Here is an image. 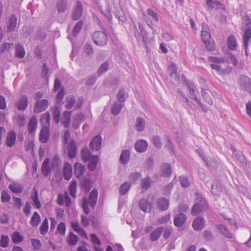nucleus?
Wrapping results in <instances>:
<instances>
[{
	"instance_id": "393cba45",
	"label": "nucleus",
	"mask_w": 251,
	"mask_h": 251,
	"mask_svg": "<svg viewBox=\"0 0 251 251\" xmlns=\"http://www.w3.org/2000/svg\"><path fill=\"white\" fill-rule=\"evenodd\" d=\"M163 231V228L162 227H159L155 229L150 234V239L152 241H155L157 240Z\"/></svg>"
},
{
	"instance_id": "bb28decb",
	"label": "nucleus",
	"mask_w": 251,
	"mask_h": 251,
	"mask_svg": "<svg viewBox=\"0 0 251 251\" xmlns=\"http://www.w3.org/2000/svg\"><path fill=\"white\" fill-rule=\"evenodd\" d=\"M42 172L45 176H48L51 172L50 166V160L48 158L46 159L42 166Z\"/></svg>"
},
{
	"instance_id": "58836bf2",
	"label": "nucleus",
	"mask_w": 251,
	"mask_h": 251,
	"mask_svg": "<svg viewBox=\"0 0 251 251\" xmlns=\"http://www.w3.org/2000/svg\"><path fill=\"white\" fill-rule=\"evenodd\" d=\"M98 160V156H94L92 158L88 165V168L90 171H92L96 169Z\"/></svg>"
},
{
	"instance_id": "72a5a7b5",
	"label": "nucleus",
	"mask_w": 251,
	"mask_h": 251,
	"mask_svg": "<svg viewBox=\"0 0 251 251\" xmlns=\"http://www.w3.org/2000/svg\"><path fill=\"white\" fill-rule=\"evenodd\" d=\"M81 158L84 162L88 161L91 157V153L87 148H84L81 150Z\"/></svg>"
},
{
	"instance_id": "3c124183",
	"label": "nucleus",
	"mask_w": 251,
	"mask_h": 251,
	"mask_svg": "<svg viewBox=\"0 0 251 251\" xmlns=\"http://www.w3.org/2000/svg\"><path fill=\"white\" fill-rule=\"evenodd\" d=\"M60 111L58 107H55L53 113V120L56 124H58L60 121Z\"/></svg>"
},
{
	"instance_id": "4468645a",
	"label": "nucleus",
	"mask_w": 251,
	"mask_h": 251,
	"mask_svg": "<svg viewBox=\"0 0 251 251\" xmlns=\"http://www.w3.org/2000/svg\"><path fill=\"white\" fill-rule=\"evenodd\" d=\"M49 128L46 126L42 127L39 135L40 140L41 142L46 143L48 142L49 138Z\"/></svg>"
},
{
	"instance_id": "f257e3e1",
	"label": "nucleus",
	"mask_w": 251,
	"mask_h": 251,
	"mask_svg": "<svg viewBox=\"0 0 251 251\" xmlns=\"http://www.w3.org/2000/svg\"><path fill=\"white\" fill-rule=\"evenodd\" d=\"M98 192L96 189H93L90 193L88 200L86 198H83L82 201V207L84 212L88 215L90 213L88 204L92 207H94L97 202Z\"/></svg>"
},
{
	"instance_id": "0eeeda50",
	"label": "nucleus",
	"mask_w": 251,
	"mask_h": 251,
	"mask_svg": "<svg viewBox=\"0 0 251 251\" xmlns=\"http://www.w3.org/2000/svg\"><path fill=\"white\" fill-rule=\"evenodd\" d=\"M80 186L81 189L86 193L88 192L93 186V182L90 178H85L80 182Z\"/></svg>"
},
{
	"instance_id": "603ef678",
	"label": "nucleus",
	"mask_w": 251,
	"mask_h": 251,
	"mask_svg": "<svg viewBox=\"0 0 251 251\" xmlns=\"http://www.w3.org/2000/svg\"><path fill=\"white\" fill-rule=\"evenodd\" d=\"M201 94L204 99L209 104L212 105L213 104V100L211 99V97L209 94L206 92L205 89H201Z\"/></svg>"
},
{
	"instance_id": "de8ad7c7",
	"label": "nucleus",
	"mask_w": 251,
	"mask_h": 251,
	"mask_svg": "<svg viewBox=\"0 0 251 251\" xmlns=\"http://www.w3.org/2000/svg\"><path fill=\"white\" fill-rule=\"evenodd\" d=\"M9 188L14 193H21L22 192V187L18 184H10Z\"/></svg>"
},
{
	"instance_id": "2eb2a0df",
	"label": "nucleus",
	"mask_w": 251,
	"mask_h": 251,
	"mask_svg": "<svg viewBox=\"0 0 251 251\" xmlns=\"http://www.w3.org/2000/svg\"><path fill=\"white\" fill-rule=\"evenodd\" d=\"M17 24V19L15 15L13 14L9 19L7 23V28L9 32L14 30Z\"/></svg>"
},
{
	"instance_id": "cd10ccee",
	"label": "nucleus",
	"mask_w": 251,
	"mask_h": 251,
	"mask_svg": "<svg viewBox=\"0 0 251 251\" xmlns=\"http://www.w3.org/2000/svg\"><path fill=\"white\" fill-rule=\"evenodd\" d=\"M139 206L140 209L145 212H150L151 211V204L145 199H143L140 201Z\"/></svg>"
},
{
	"instance_id": "2f4dec72",
	"label": "nucleus",
	"mask_w": 251,
	"mask_h": 251,
	"mask_svg": "<svg viewBox=\"0 0 251 251\" xmlns=\"http://www.w3.org/2000/svg\"><path fill=\"white\" fill-rule=\"evenodd\" d=\"M37 120L36 117H32L28 123V131L32 133L37 128Z\"/></svg>"
},
{
	"instance_id": "0e129e2a",
	"label": "nucleus",
	"mask_w": 251,
	"mask_h": 251,
	"mask_svg": "<svg viewBox=\"0 0 251 251\" xmlns=\"http://www.w3.org/2000/svg\"><path fill=\"white\" fill-rule=\"evenodd\" d=\"M165 139L167 141V143H166L165 147L171 151H173L174 145L170 138L167 135H165Z\"/></svg>"
},
{
	"instance_id": "5fc2aeb1",
	"label": "nucleus",
	"mask_w": 251,
	"mask_h": 251,
	"mask_svg": "<svg viewBox=\"0 0 251 251\" xmlns=\"http://www.w3.org/2000/svg\"><path fill=\"white\" fill-rule=\"evenodd\" d=\"M71 226L73 229L78 232L80 233L82 232L83 234H84L85 235H86V233L83 230V229L79 226L78 223L77 222H72L71 223Z\"/></svg>"
},
{
	"instance_id": "dca6fc26",
	"label": "nucleus",
	"mask_w": 251,
	"mask_h": 251,
	"mask_svg": "<svg viewBox=\"0 0 251 251\" xmlns=\"http://www.w3.org/2000/svg\"><path fill=\"white\" fill-rule=\"evenodd\" d=\"M63 174L65 179L68 180H69L72 176V165L68 162L64 163Z\"/></svg>"
},
{
	"instance_id": "412c9836",
	"label": "nucleus",
	"mask_w": 251,
	"mask_h": 251,
	"mask_svg": "<svg viewBox=\"0 0 251 251\" xmlns=\"http://www.w3.org/2000/svg\"><path fill=\"white\" fill-rule=\"evenodd\" d=\"M168 70L170 72V76L175 80L179 81V77L177 73L176 64L174 62H171V65L168 67Z\"/></svg>"
},
{
	"instance_id": "4be33fe9",
	"label": "nucleus",
	"mask_w": 251,
	"mask_h": 251,
	"mask_svg": "<svg viewBox=\"0 0 251 251\" xmlns=\"http://www.w3.org/2000/svg\"><path fill=\"white\" fill-rule=\"evenodd\" d=\"M68 155L70 158H74L77 152V148L75 142L72 141L68 147Z\"/></svg>"
},
{
	"instance_id": "39448f33",
	"label": "nucleus",
	"mask_w": 251,
	"mask_h": 251,
	"mask_svg": "<svg viewBox=\"0 0 251 251\" xmlns=\"http://www.w3.org/2000/svg\"><path fill=\"white\" fill-rule=\"evenodd\" d=\"M48 105V100L46 99L37 100L35 103L34 111L37 113H41L47 108Z\"/></svg>"
},
{
	"instance_id": "4c0bfd02",
	"label": "nucleus",
	"mask_w": 251,
	"mask_h": 251,
	"mask_svg": "<svg viewBox=\"0 0 251 251\" xmlns=\"http://www.w3.org/2000/svg\"><path fill=\"white\" fill-rule=\"evenodd\" d=\"M129 158V151L127 150L123 151L120 157V160L122 164L126 163Z\"/></svg>"
},
{
	"instance_id": "a878e982",
	"label": "nucleus",
	"mask_w": 251,
	"mask_h": 251,
	"mask_svg": "<svg viewBox=\"0 0 251 251\" xmlns=\"http://www.w3.org/2000/svg\"><path fill=\"white\" fill-rule=\"evenodd\" d=\"M71 111H66L64 112L63 117L62 119L61 124L65 127H69L70 123Z\"/></svg>"
},
{
	"instance_id": "ea45409f",
	"label": "nucleus",
	"mask_w": 251,
	"mask_h": 251,
	"mask_svg": "<svg viewBox=\"0 0 251 251\" xmlns=\"http://www.w3.org/2000/svg\"><path fill=\"white\" fill-rule=\"evenodd\" d=\"M75 102V99L73 96L67 97L65 107L68 109H71Z\"/></svg>"
},
{
	"instance_id": "7c9ffc66",
	"label": "nucleus",
	"mask_w": 251,
	"mask_h": 251,
	"mask_svg": "<svg viewBox=\"0 0 251 251\" xmlns=\"http://www.w3.org/2000/svg\"><path fill=\"white\" fill-rule=\"evenodd\" d=\"M40 221L41 218L40 215L37 212L35 211L29 222L30 224L32 226H36L39 225Z\"/></svg>"
},
{
	"instance_id": "a18cd8bd",
	"label": "nucleus",
	"mask_w": 251,
	"mask_h": 251,
	"mask_svg": "<svg viewBox=\"0 0 251 251\" xmlns=\"http://www.w3.org/2000/svg\"><path fill=\"white\" fill-rule=\"evenodd\" d=\"M12 239L14 243L17 244L21 242L24 238L19 232L15 231L12 235Z\"/></svg>"
},
{
	"instance_id": "423d86ee",
	"label": "nucleus",
	"mask_w": 251,
	"mask_h": 251,
	"mask_svg": "<svg viewBox=\"0 0 251 251\" xmlns=\"http://www.w3.org/2000/svg\"><path fill=\"white\" fill-rule=\"evenodd\" d=\"M90 147L93 151H98L101 146V138L100 135L95 136L90 143Z\"/></svg>"
},
{
	"instance_id": "5701e85b",
	"label": "nucleus",
	"mask_w": 251,
	"mask_h": 251,
	"mask_svg": "<svg viewBox=\"0 0 251 251\" xmlns=\"http://www.w3.org/2000/svg\"><path fill=\"white\" fill-rule=\"evenodd\" d=\"M186 85H187L188 88L189 89L190 94L192 96L191 98L194 99L196 101H198L197 95H196V88L195 85L189 82L188 80L185 79V80Z\"/></svg>"
},
{
	"instance_id": "473e14b6",
	"label": "nucleus",
	"mask_w": 251,
	"mask_h": 251,
	"mask_svg": "<svg viewBox=\"0 0 251 251\" xmlns=\"http://www.w3.org/2000/svg\"><path fill=\"white\" fill-rule=\"evenodd\" d=\"M124 105V103L116 101L111 108V113L115 115L118 114L120 112Z\"/></svg>"
},
{
	"instance_id": "8fccbe9b",
	"label": "nucleus",
	"mask_w": 251,
	"mask_h": 251,
	"mask_svg": "<svg viewBox=\"0 0 251 251\" xmlns=\"http://www.w3.org/2000/svg\"><path fill=\"white\" fill-rule=\"evenodd\" d=\"M78 242V237L73 233L70 232L68 238V243L71 246H74Z\"/></svg>"
},
{
	"instance_id": "f8f14e48",
	"label": "nucleus",
	"mask_w": 251,
	"mask_h": 251,
	"mask_svg": "<svg viewBox=\"0 0 251 251\" xmlns=\"http://www.w3.org/2000/svg\"><path fill=\"white\" fill-rule=\"evenodd\" d=\"M186 216L185 214L182 213H179L178 214H176L175 216L174 222V225L176 226H182L186 222Z\"/></svg>"
},
{
	"instance_id": "bf43d9fd",
	"label": "nucleus",
	"mask_w": 251,
	"mask_h": 251,
	"mask_svg": "<svg viewBox=\"0 0 251 251\" xmlns=\"http://www.w3.org/2000/svg\"><path fill=\"white\" fill-rule=\"evenodd\" d=\"M66 231V226L64 223H60L57 226V231L61 236H64Z\"/></svg>"
},
{
	"instance_id": "6e6d98bb",
	"label": "nucleus",
	"mask_w": 251,
	"mask_h": 251,
	"mask_svg": "<svg viewBox=\"0 0 251 251\" xmlns=\"http://www.w3.org/2000/svg\"><path fill=\"white\" fill-rule=\"evenodd\" d=\"M202 236L206 241H211L214 238L213 233L210 230H205L203 232Z\"/></svg>"
},
{
	"instance_id": "c756f323",
	"label": "nucleus",
	"mask_w": 251,
	"mask_h": 251,
	"mask_svg": "<svg viewBox=\"0 0 251 251\" xmlns=\"http://www.w3.org/2000/svg\"><path fill=\"white\" fill-rule=\"evenodd\" d=\"M15 55L16 56L23 58L25 55V50L23 46L21 44H17L15 46Z\"/></svg>"
},
{
	"instance_id": "c85d7f7f",
	"label": "nucleus",
	"mask_w": 251,
	"mask_h": 251,
	"mask_svg": "<svg viewBox=\"0 0 251 251\" xmlns=\"http://www.w3.org/2000/svg\"><path fill=\"white\" fill-rule=\"evenodd\" d=\"M161 176L164 177L170 176L172 173L171 166L168 164H164L161 167Z\"/></svg>"
},
{
	"instance_id": "e2e57ef3",
	"label": "nucleus",
	"mask_w": 251,
	"mask_h": 251,
	"mask_svg": "<svg viewBox=\"0 0 251 251\" xmlns=\"http://www.w3.org/2000/svg\"><path fill=\"white\" fill-rule=\"evenodd\" d=\"M31 244L35 250H40L42 247V244L39 240L32 239L31 240Z\"/></svg>"
},
{
	"instance_id": "13d9d810",
	"label": "nucleus",
	"mask_w": 251,
	"mask_h": 251,
	"mask_svg": "<svg viewBox=\"0 0 251 251\" xmlns=\"http://www.w3.org/2000/svg\"><path fill=\"white\" fill-rule=\"evenodd\" d=\"M83 25V23L81 21H79L74 26L73 34L74 36H76L80 30L81 29Z\"/></svg>"
},
{
	"instance_id": "a19ab883",
	"label": "nucleus",
	"mask_w": 251,
	"mask_h": 251,
	"mask_svg": "<svg viewBox=\"0 0 251 251\" xmlns=\"http://www.w3.org/2000/svg\"><path fill=\"white\" fill-rule=\"evenodd\" d=\"M227 44L230 50H235L237 46L235 37L234 36H230L228 38Z\"/></svg>"
},
{
	"instance_id": "ddd939ff",
	"label": "nucleus",
	"mask_w": 251,
	"mask_h": 251,
	"mask_svg": "<svg viewBox=\"0 0 251 251\" xmlns=\"http://www.w3.org/2000/svg\"><path fill=\"white\" fill-rule=\"evenodd\" d=\"M135 149L138 152H143L147 149L148 143L144 140H139L135 144Z\"/></svg>"
},
{
	"instance_id": "aec40b11",
	"label": "nucleus",
	"mask_w": 251,
	"mask_h": 251,
	"mask_svg": "<svg viewBox=\"0 0 251 251\" xmlns=\"http://www.w3.org/2000/svg\"><path fill=\"white\" fill-rule=\"evenodd\" d=\"M82 13V6L80 2H77L76 6L73 12L72 18L74 20H77L81 17Z\"/></svg>"
},
{
	"instance_id": "864d4df0",
	"label": "nucleus",
	"mask_w": 251,
	"mask_h": 251,
	"mask_svg": "<svg viewBox=\"0 0 251 251\" xmlns=\"http://www.w3.org/2000/svg\"><path fill=\"white\" fill-rule=\"evenodd\" d=\"M179 181L183 187H187L190 185V182L188 177L186 176H181L179 177Z\"/></svg>"
},
{
	"instance_id": "79ce46f5",
	"label": "nucleus",
	"mask_w": 251,
	"mask_h": 251,
	"mask_svg": "<svg viewBox=\"0 0 251 251\" xmlns=\"http://www.w3.org/2000/svg\"><path fill=\"white\" fill-rule=\"evenodd\" d=\"M116 98L117 101L121 103H124L126 100L125 91L123 89H120L118 92Z\"/></svg>"
},
{
	"instance_id": "20e7f679",
	"label": "nucleus",
	"mask_w": 251,
	"mask_h": 251,
	"mask_svg": "<svg viewBox=\"0 0 251 251\" xmlns=\"http://www.w3.org/2000/svg\"><path fill=\"white\" fill-rule=\"evenodd\" d=\"M239 83L241 89L248 92L251 96V78L246 75H242Z\"/></svg>"
},
{
	"instance_id": "774afa93",
	"label": "nucleus",
	"mask_w": 251,
	"mask_h": 251,
	"mask_svg": "<svg viewBox=\"0 0 251 251\" xmlns=\"http://www.w3.org/2000/svg\"><path fill=\"white\" fill-rule=\"evenodd\" d=\"M108 66H109V64L108 62H104L103 64H102L100 65V68L99 69V70L98 71V73L99 75H100V74L103 73L104 72H106L108 69Z\"/></svg>"
},
{
	"instance_id": "f704fd0d",
	"label": "nucleus",
	"mask_w": 251,
	"mask_h": 251,
	"mask_svg": "<svg viewBox=\"0 0 251 251\" xmlns=\"http://www.w3.org/2000/svg\"><path fill=\"white\" fill-rule=\"evenodd\" d=\"M131 187V184L129 182H125L122 184L119 188L120 194L122 195H125L129 191Z\"/></svg>"
},
{
	"instance_id": "6e6552de",
	"label": "nucleus",
	"mask_w": 251,
	"mask_h": 251,
	"mask_svg": "<svg viewBox=\"0 0 251 251\" xmlns=\"http://www.w3.org/2000/svg\"><path fill=\"white\" fill-rule=\"evenodd\" d=\"M85 172V167L80 163L76 162L74 165V173L77 178L81 177Z\"/></svg>"
},
{
	"instance_id": "a211bd4d",
	"label": "nucleus",
	"mask_w": 251,
	"mask_h": 251,
	"mask_svg": "<svg viewBox=\"0 0 251 251\" xmlns=\"http://www.w3.org/2000/svg\"><path fill=\"white\" fill-rule=\"evenodd\" d=\"M27 97L25 96H22L17 101L16 105L19 110H24L27 107Z\"/></svg>"
},
{
	"instance_id": "37998d69",
	"label": "nucleus",
	"mask_w": 251,
	"mask_h": 251,
	"mask_svg": "<svg viewBox=\"0 0 251 251\" xmlns=\"http://www.w3.org/2000/svg\"><path fill=\"white\" fill-rule=\"evenodd\" d=\"M61 164V159L58 156H55L52 161V169L55 170L56 171H58L59 165Z\"/></svg>"
},
{
	"instance_id": "7ed1b4c3",
	"label": "nucleus",
	"mask_w": 251,
	"mask_h": 251,
	"mask_svg": "<svg viewBox=\"0 0 251 251\" xmlns=\"http://www.w3.org/2000/svg\"><path fill=\"white\" fill-rule=\"evenodd\" d=\"M92 39L96 45L103 46L106 44L108 37L104 31H97L93 33Z\"/></svg>"
},
{
	"instance_id": "f3484780",
	"label": "nucleus",
	"mask_w": 251,
	"mask_h": 251,
	"mask_svg": "<svg viewBox=\"0 0 251 251\" xmlns=\"http://www.w3.org/2000/svg\"><path fill=\"white\" fill-rule=\"evenodd\" d=\"M16 135L14 131L9 132L6 136L5 143L7 147H12L15 143Z\"/></svg>"
},
{
	"instance_id": "052dcab7",
	"label": "nucleus",
	"mask_w": 251,
	"mask_h": 251,
	"mask_svg": "<svg viewBox=\"0 0 251 251\" xmlns=\"http://www.w3.org/2000/svg\"><path fill=\"white\" fill-rule=\"evenodd\" d=\"M152 143L154 146L160 149L162 146V143L161 142L160 137L159 136H155L152 138Z\"/></svg>"
},
{
	"instance_id": "4d7b16f0",
	"label": "nucleus",
	"mask_w": 251,
	"mask_h": 251,
	"mask_svg": "<svg viewBox=\"0 0 251 251\" xmlns=\"http://www.w3.org/2000/svg\"><path fill=\"white\" fill-rule=\"evenodd\" d=\"M147 14L150 16L152 19L157 22L159 21V17L158 14L151 9H148L147 10Z\"/></svg>"
},
{
	"instance_id": "49530a36",
	"label": "nucleus",
	"mask_w": 251,
	"mask_h": 251,
	"mask_svg": "<svg viewBox=\"0 0 251 251\" xmlns=\"http://www.w3.org/2000/svg\"><path fill=\"white\" fill-rule=\"evenodd\" d=\"M77 182L75 180L72 181L70 186V194L71 197L75 198L76 192Z\"/></svg>"
},
{
	"instance_id": "69168bd1",
	"label": "nucleus",
	"mask_w": 251,
	"mask_h": 251,
	"mask_svg": "<svg viewBox=\"0 0 251 251\" xmlns=\"http://www.w3.org/2000/svg\"><path fill=\"white\" fill-rule=\"evenodd\" d=\"M65 90L62 87L60 89V90H59V91L58 92V93H57V94L56 96V101L58 103H59L62 101L63 98L65 95Z\"/></svg>"
},
{
	"instance_id": "338daca9",
	"label": "nucleus",
	"mask_w": 251,
	"mask_h": 251,
	"mask_svg": "<svg viewBox=\"0 0 251 251\" xmlns=\"http://www.w3.org/2000/svg\"><path fill=\"white\" fill-rule=\"evenodd\" d=\"M203 43H204L206 49L208 50L211 51L215 49V45L214 42L211 40V39L204 41Z\"/></svg>"
},
{
	"instance_id": "b1692460",
	"label": "nucleus",
	"mask_w": 251,
	"mask_h": 251,
	"mask_svg": "<svg viewBox=\"0 0 251 251\" xmlns=\"http://www.w3.org/2000/svg\"><path fill=\"white\" fill-rule=\"evenodd\" d=\"M156 203L158 208L162 211L166 210L169 206L168 201L164 198L159 199L157 201Z\"/></svg>"
},
{
	"instance_id": "c03bdc74",
	"label": "nucleus",
	"mask_w": 251,
	"mask_h": 251,
	"mask_svg": "<svg viewBox=\"0 0 251 251\" xmlns=\"http://www.w3.org/2000/svg\"><path fill=\"white\" fill-rule=\"evenodd\" d=\"M49 228V224H48V220L47 218H45L43 223L42 224L40 227V231L42 235L45 234L48 230Z\"/></svg>"
},
{
	"instance_id": "f03ea898",
	"label": "nucleus",
	"mask_w": 251,
	"mask_h": 251,
	"mask_svg": "<svg viewBox=\"0 0 251 251\" xmlns=\"http://www.w3.org/2000/svg\"><path fill=\"white\" fill-rule=\"evenodd\" d=\"M207 208V205L205 200L200 195H197V202L192 207V214L197 216L201 213L206 211Z\"/></svg>"
},
{
	"instance_id": "680f3d73",
	"label": "nucleus",
	"mask_w": 251,
	"mask_h": 251,
	"mask_svg": "<svg viewBox=\"0 0 251 251\" xmlns=\"http://www.w3.org/2000/svg\"><path fill=\"white\" fill-rule=\"evenodd\" d=\"M213 9H224V5L219 1H213V3L212 6L208 9L209 10H212Z\"/></svg>"
},
{
	"instance_id": "c9c22d12",
	"label": "nucleus",
	"mask_w": 251,
	"mask_h": 251,
	"mask_svg": "<svg viewBox=\"0 0 251 251\" xmlns=\"http://www.w3.org/2000/svg\"><path fill=\"white\" fill-rule=\"evenodd\" d=\"M221 191L222 188L217 182L212 183L211 191L214 195H219Z\"/></svg>"
},
{
	"instance_id": "6ab92c4d",
	"label": "nucleus",
	"mask_w": 251,
	"mask_h": 251,
	"mask_svg": "<svg viewBox=\"0 0 251 251\" xmlns=\"http://www.w3.org/2000/svg\"><path fill=\"white\" fill-rule=\"evenodd\" d=\"M151 179L149 176H147L146 177L141 179L140 183V187L142 188L143 192L147 191L148 189H149L151 187Z\"/></svg>"
},
{
	"instance_id": "1a4fd4ad",
	"label": "nucleus",
	"mask_w": 251,
	"mask_h": 251,
	"mask_svg": "<svg viewBox=\"0 0 251 251\" xmlns=\"http://www.w3.org/2000/svg\"><path fill=\"white\" fill-rule=\"evenodd\" d=\"M216 227L219 232L225 237L229 239L232 238V234L226 226L222 224H218L216 225Z\"/></svg>"
},
{
	"instance_id": "9d476101",
	"label": "nucleus",
	"mask_w": 251,
	"mask_h": 251,
	"mask_svg": "<svg viewBox=\"0 0 251 251\" xmlns=\"http://www.w3.org/2000/svg\"><path fill=\"white\" fill-rule=\"evenodd\" d=\"M205 226L204 219L202 217L196 218L193 223V227L195 230L200 231Z\"/></svg>"
},
{
	"instance_id": "9b49d317",
	"label": "nucleus",
	"mask_w": 251,
	"mask_h": 251,
	"mask_svg": "<svg viewBox=\"0 0 251 251\" xmlns=\"http://www.w3.org/2000/svg\"><path fill=\"white\" fill-rule=\"evenodd\" d=\"M146 125V120L143 118H142L141 117H138L136 119L134 126L137 131H143L145 129Z\"/></svg>"
},
{
	"instance_id": "09e8293b",
	"label": "nucleus",
	"mask_w": 251,
	"mask_h": 251,
	"mask_svg": "<svg viewBox=\"0 0 251 251\" xmlns=\"http://www.w3.org/2000/svg\"><path fill=\"white\" fill-rule=\"evenodd\" d=\"M9 238L8 236L2 235L0 241V246L2 248H6L8 246Z\"/></svg>"
},
{
	"instance_id": "e433bc0d",
	"label": "nucleus",
	"mask_w": 251,
	"mask_h": 251,
	"mask_svg": "<svg viewBox=\"0 0 251 251\" xmlns=\"http://www.w3.org/2000/svg\"><path fill=\"white\" fill-rule=\"evenodd\" d=\"M35 195L31 196V199L33 202V206L37 209H40L41 207V204L38 198V192L36 190L34 189Z\"/></svg>"
}]
</instances>
